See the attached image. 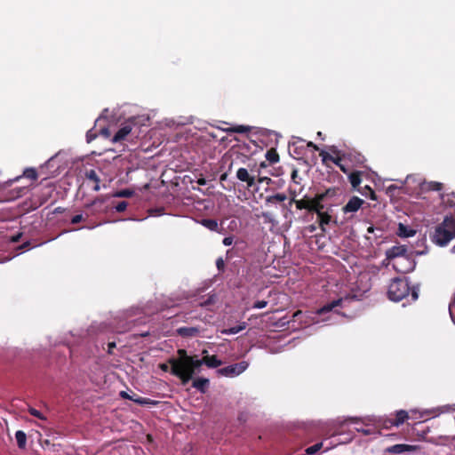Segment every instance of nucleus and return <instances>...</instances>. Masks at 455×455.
I'll return each instance as SVG.
<instances>
[{"mask_svg": "<svg viewBox=\"0 0 455 455\" xmlns=\"http://www.w3.org/2000/svg\"><path fill=\"white\" fill-rule=\"evenodd\" d=\"M177 354L178 357L168 359L171 373L180 378L183 384H186L192 379L195 371L204 364V357L196 359L188 355L185 349H178Z\"/></svg>", "mask_w": 455, "mask_h": 455, "instance_id": "1", "label": "nucleus"}, {"mask_svg": "<svg viewBox=\"0 0 455 455\" xmlns=\"http://www.w3.org/2000/svg\"><path fill=\"white\" fill-rule=\"evenodd\" d=\"M419 286L411 287L406 277L393 278L387 288L388 299L395 302L401 301L408 296H411V301H416L419 298Z\"/></svg>", "mask_w": 455, "mask_h": 455, "instance_id": "2", "label": "nucleus"}, {"mask_svg": "<svg viewBox=\"0 0 455 455\" xmlns=\"http://www.w3.org/2000/svg\"><path fill=\"white\" fill-rule=\"evenodd\" d=\"M455 237V218L453 215L445 216L432 235V242L439 246H445Z\"/></svg>", "mask_w": 455, "mask_h": 455, "instance_id": "3", "label": "nucleus"}, {"mask_svg": "<svg viewBox=\"0 0 455 455\" xmlns=\"http://www.w3.org/2000/svg\"><path fill=\"white\" fill-rule=\"evenodd\" d=\"M115 116H99L94 122V126L86 132V141L90 143L98 135L108 138L111 135V125L109 124V117Z\"/></svg>", "mask_w": 455, "mask_h": 455, "instance_id": "4", "label": "nucleus"}, {"mask_svg": "<svg viewBox=\"0 0 455 455\" xmlns=\"http://www.w3.org/2000/svg\"><path fill=\"white\" fill-rule=\"evenodd\" d=\"M249 366L246 361H242L234 364L228 365L217 371L220 376L233 378L243 373Z\"/></svg>", "mask_w": 455, "mask_h": 455, "instance_id": "5", "label": "nucleus"}, {"mask_svg": "<svg viewBox=\"0 0 455 455\" xmlns=\"http://www.w3.org/2000/svg\"><path fill=\"white\" fill-rule=\"evenodd\" d=\"M416 261L411 257H403L393 263L394 269L398 273H410L414 270Z\"/></svg>", "mask_w": 455, "mask_h": 455, "instance_id": "6", "label": "nucleus"}, {"mask_svg": "<svg viewBox=\"0 0 455 455\" xmlns=\"http://www.w3.org/2000/svg\"><path fill=\"white\" fill-rule=\"evenodd\" d=\"M420 449L419 445L399 443L386 448L385 452L390 454H402L404 452H414Z\"/></svg>", "mask_w": 455, "mask_h": 455, "instance_id": "7", "label": "nucleus"}, {"mask_svg": "<svg viewBox=\"0 0 455 455\" xmlns=\"http://www.w3.org/2000/svg\"><path fill=\"white\" fill-rule=\"evenodd\" d=\"M133 127V124L130 121L126 122L122 125L121 128L115 133L112 141L114 143L121 142L126 139V137L131 133Z\"/></svg>", "mask_w": 455, "mask_h": 455, "instance_id": "8", "label": "nucleus"}, {"mask_svg": "<svg viewBox=\"0 0 455 455\" xmlns=\"http://www.w3.org/2000/svg\"><path fill=\"white\" fill-rule=\"evenodd\" d=\"M364 201L358 196H352L347 204L342 208L345 214L356 212L363 204Z\"/></svg>", "mask_w": 455, "mask_h": 455, "instance_id": "9", "label": "nucleus"}, {"mask_svg": "<svg viewBox=\"0 0 455 455\" xmlns=\"http://www.w3.org/2000/svg\"><path fill=\"white\" fill-rule=\"evenodd\" d=\"M228 127L224 128V131L228 133H240V134H248L252 130L257 129L254 126L251 125H243V124H227Z\"/></svg>", "mask_w": 455, "mask_h": 455, "instance_id": "10", "label": "nucleus"}, {"mask_svg": "<svg viewBox=\"0 0 455 455\" xmlns=\"http://www.w3.org/2000/svg\"><path fill=\"white\" fill-rule=\"evenodd\" d=\"M408 248L406 245H395L387 251V259H400L403 257H409L406 253Z\"/></svg>", "mask_w": 455, "mask_h": 455, "instance_id": "11", "label": "nucleus"}, {"mask_svg": "<svg viewBox=\"0 0 455 455\" xmlns=\"http://www.w3.org/2000/svg\"><path fill=\"white\" fill-rule=\"evenodd\" d=\"M200 331L201 330L198 327L188 326L180 327L176 330L177 334L183 338L196 337L200 334Z\"/></svg>", "mask_w": 455, "mask_h": 455, "instance_id": "12", "label": "nucleus"}, {"mask_svg": "<svg viewBox=\"0 0 455 455\" xmlns=\"http://www.w3.org/2000/svg\"><path fill=\"white\" fill-rule=\"evenodd\" d=\"M236 178L247 184L248 188L254 185V177L251 176L248 170L245 168H239L236 172Z\"/></svg>", "mask_w": 455, "mask_h": 455, "instance_id": "13", "label": "nucleus"}, {"mask_svg": "<svg viewBox=\"0 0 455 455\" xmlns=\"http://www.w3.org/2000/svg\"><path fill=\"white\" fill-rule=\"evenodd\" d=\"M84 176L87 180L93 182L92 190L95 192H98L100 189V179L99 175L97 174L96 171L92 170V169L86 171L84 173Z\"/></svg>", "mask_w": 455, "mask_h": 455, "instance_id": "14", "label": "nucleus"}, {"mask_svg": "<svg viewBox=\"0 0 455 455\" xmlns=\"http://www.w3.org/2000/svg\"><path fill=\"white\" fill-rule=\"evenodd\" d=\"M108 198V196H98L93 201H92L90 204H87L85 207L92 208V214L99 213V212H106L107 210H103V209H100V208L98 209V208H96V206L98 204H103Z\"/></svg>", "mask_w": 455, "mask_h": 455, "instance_id": "15", "label": "nucleus"}, {"mask_svg": "<svg viewBox=\"0 0 455 455\" xmlns=\"http://www.w3.org/2000/svg\"><path fill=\"white\" fill-rule=\"evenodd\" d=\"M287 200V196L284 193H276L272 196H267L265 199V204L267 205L270 204H277L283 203Z\"/></svg>", "mask_w": 455, "mask_h": 455, "instance_id": "16", "label": "nucleus"}, {"mask_svg": "<svg viewBox=\"0 0 455 455\" xmlns=\"http://www.w3.org/2000/svg\"><path fill=\"white\" fill-rule=\"evenodd\" d=\"M440 199L445 207L455 210V192L441 194Z\"/></svg>", "mask_w": 455, "mask_h": 455, "instance_id": "17", "label": "nucleus"}, {"mask_svg": "<svg viewBox=\"0 0 455 455\" xmlns=\"http://www.w3.org/2000/svg\"><path fill=\"white\" fill-rule=\"evenodd\" d=\"M295 203L296 204V207L299 209V210H303V209H306V210H308L310 212V207H311V199L309 200H294L293 198L291 199L289 201V204L288 205L286 204H283V206L286 209H288L289 207L291 206V204Z\"/></svg>", "mask_w": 455, "mask_h": 455, "instance_id": "18", "label": "nucleus"}, {"mask_svg": "<svg viewBox=\"0 0 455 455\" xmlns=\"http://www.w3.org/2000/svg\"><path fill=\"white\" fill-rule=\"evenodd\" d=\"M408 412L403 410L396 411L395 418L390 421V426L398 427L402 425L408 419Z\"/></svg>", "mask_w": 455, "mask_h": 455, "instance_id": "19", "label": "nucleus"}, {"mask_svg": "<svg viewBox=\"0 0 455 455\" xmlns=\"http://www.w3.org/2000/svg\"><path fill=\"white\" fill-rule=\"evenodd\" d=\"M209 385V379L205 378H198L192 383L193 387L196 388L201 393H205Z\"/></svg>", "mask_w": 455, "mask_h": 455, "instance_id": "20", "label": "nucleus"}, {"mask_svg": "<svg viewBox=\"0 0 455 455\" xmlns=\"http://www.w3.org/2000/svg\"><path fill=\"white\" fill-rule=\"evenodd\" d=\"M323 200L318 199V195H316L313 199H311V207L310 212H315L318 215V212H323V210L324 208Z\"/></svg>", "mask_w": 455, "mask_h": 455, "instance_id": "21", "label": "nucleus"}, {"mask_svg": "<svg viewBox=\"0 0 455 455\" xmlns=\"http://www.w3.org/2000/svg\"><path fill=\"white\" fill-rule=\"evenodd\" d=\"M222 361L220 360L216 355H205L204 356V364L208 368H217L222 365Z\"/></svg>", "mask_w": 455, "mask_h": 455, "instance_id": "22", "label": "nucleus"}, {"mask_svg": "<svg viewBox=\"0 0 455 455\" xmlns=\"http://www.w3.org/2000/svg\"><path fill=\"white\" fill-rule=\"evenodd\" d=\"M15 439L17 442V445L20 449L23 450L27 445V435L22 430H18L15 433Z\"/></svg>", "mask_w": 455, "mask_h": 455, "instance_id": "23", "label": "nucleus"}, {"mask_svg": "<svg viewBox=\"0 0 455 455\" xmlns=\"http://www.w3.org/2000/svg\"><path fill=\"white\" fill-rule=\"evenodd\" d=\"M344 299L340 298L335 300H332L331 302L324 305L322 308L319 309V314H323L329 311H331L334 307H339L342 304Z\"/></svg>", "mask_w": 455, "mask_h": 455, "instance_id": "24", "label": "nucleus"}, {"mask_svg": "<svg viewBox=\"0 0 455 455\" xmlns=\"http://www.w3.org/2000/svg\"><path fill=\"white\" fill-rule=\"evenodd\" d=\"M247 326V323L245 322L240 323L238 325L222 330L223 334L231 335V334H236L242 331H243Z\"/></svg>", "mask_w": 455, "mask_h": 455, "instance_id": "25", "label": "nucleus"}, {"mask_svg": "<svg viewBox=\"0 0 455 455\" xmlns=\"http://www.w3.org/2000/svg\"><path fill=\"white\" fill-rule=\"evenodd\" d=\"M339 192V188H332L327 189L324 193L318 194V199L326 201L327 199H331L336 196Z\"/></svg>", "mask_w": 455, "mask_h": 455, "instance_id": "26", "label": "nucleus"}, {"mask_svg": "<svg viewBox=\"0 0 455 455\" xmlns=\"http://www.w3.org/2000/svg\"><path fill=\"white\" fill-rule=\"evenodd\" d=\"M348 180L351 186L354 188H356L361 183V172H353L348 173Z\"/></svg>", "mask_w": 455, "mask_h": 455, "instance_id": "27", "label": "nucleus"}, {"mask_svg": "<svg viewBox=\"0 0 455 455\" xmlns=\"http://www.w3.org/2000/svg\"><path fill=\"white\" fill-rule=\"evenodd\" d=\"M202 225L204 226L206 228H208L211 231H217L219 228V224L217 220L213 219H204L201 221Z\"/></svg>", "mask_w": 455, "mask_h": 455, "instance_id": "28", "label": "nucleus"}, {"mask_svg": "<svg viewBox=\"0 0 455 455\" xmlns=\"http://www.w3.org/2000/svg\"><path fill=\"white\" fill-rule=\"evenodd\" d=\"M319 224L323 231H324V225H328L331 220V216L328 212H318Z\"/></svg>", "mask_w": 455, "mask_h": 455, "instance_id": "29", "label": "nucleus"}, {"mask_svg": "<svg viewBox=\"0 0 455 455\" xmlns=\"http://www.w3.org/2000/svg\"><path fill=\"white\" fill-rule=\"evenodd\" d=\"M398 235L402 237H411L413 236L416 233L413 229H409L407 227H405L403 224H399L398 228Z\"/></svg>", "mask_w": 455, "mask_h": 455, "instance_id": "30", "label": "nucleus"}, {"mask_svg": "<svg viewBox=\"0 0 455 455\" xmlns=\"http://www.w3.org/2000/svg\"><path fill=\"white\" fill-rule=\"evenodd\" d=\"M266 158L271 164H275V163H277L279 161V156H278L276 150L274 149V148L267 151Z\"/></svg>", "mask_w": 455, "mask_h": 455, "instance_id": "31", "label": "nucleus"}, {"mask_svg": "<svg viewBox=\"0 0 455 455\" xmlns=\"http://www.w3.org/2000/svg\"><path fill=\"white\" fill-rule=\"evenodd\" d=\"M323 443L322 442L317 443L312 446L307 447L305 452L307 455H315L323 448Z\"/></svg>", "mask_w": 455, "mask_h": 455, "instance_id": "32", "label": "nucleus"}, {"mask_svg": "<svg viewBox=\"0 0 455 455\" xmlns=\"http://www.w3.org/2000/svg\"><path fill=\"white\" fill-rule=\"evenodd\" d=\"M23 177L30 179L32 180H36L38 177L37 172L35 168H26L23 172Z\"/></svg>", "mask_w": 455, "mask_h": 455, "instance_id": "33", "label": "nucleus"}, {"mask_svg": "<svg viewBox=\"0 0 455 455\" xmlns=\"http://www.w3.org/2000/svg\"><path fill=\"white\" fill-rule=\"evenodd\" d=\"M134 192L131 189H122L113 194V197L129 198L132 196Z\"/></svg>", "mask_w": 455, "mask_h": 455, "instance_id": "34", "label": "nucleus"}, {"mask_svg": "<svg viewBox=\"0 0 455 455\" xmlns=\"http://www.w3.org/2000/svg\"><path fill=\"white\" fill-rule=\"evenodd\" d=\"M443 188V183L437 181H431L427 184V189L432 191H441Z\"/></svg>", "mask_w": 455, "mask_h": 455, "instance_id": "35", "label": "nucleus"}, {"mask_svg": "<svg viewBox=\"0 0 455 455\" xmlns=\"http://www.w3.org/2000/svg\"><path fill=\"white\" fill-rule=\"evenodd\" d=\"M319 156L322 157L323 164H326L327 161H334V156H331L329 153H327L324 150L319 151Z\"/></svg>", "mask_w": 455, "mask_h": 455, "instance_id": "36", "label": "nucleus"}, {"mask_svg": "<svg viewBox=\"0 0 455 455\" xmlns=\"http://www.w3.org/2000/svg\"><path fill=\"white\" fill-rule=\"evenodd\" d=\"M28 411L32 416H34L39 419H42V420L46 419V418L38 410H36L33 407H28Z\"/></svg>", "mask_w": 455, "mask_h": 455, "instance_id": "37", "label": "nucleus"}, {"mask_svg": "<svg viewBox=\"0 0 455 455\" xmlns=\"http://www.w3.org/2000/svg\"><path fill=\"white\" fill-rule=\"evenodd\" d=\"M138 404H156V402L152 401L148 398L139 397L133 400Z\"/></svg>", "mask_w": 455, "mask_h": 455, "instance_id": "38", "label": "nucleus"}, {"mask_svg": "<svg viewBox=\"0 0 455 455\" xmlns=\"http://www.w3.org/2000/svg\"><path fill=\"white\" fill-rule=\"evenodd\" d=\"M364 189L367 190L368 193L367 192H363V195H364L366 196H369L372 200H376L377 199L375 192H374V190L371 187L365 186Z\"/></svg>", "mask_w": 455, "mask_h": 455, "instance_id": "39", "label": "nucleus"}, {"mask_svg": "<svg viewBox=\"0 0 455 455\" xmlns=\"http://www.w3.org/2000/svg\"><path fill=\"white\" fill-rule=\"evenodd\" d=\"M128 206V204L127 202L125 201H122L120 203H118L116 206H115V209L117 212H123L126 210Z\"/></svg>", "mask_w": 455, "mask_h": 455, "instance_id": "40", "label": "nucleus"}, {"mask_svg": "<svg viewBox=\"0 0 455 455\" xmlns=\"http://www.w3.org/2000/svg\"><path fill=\"white\" fill-rule=\"evenodd\" d=\"M216 267H217L219 271H220V272L224 271V269H225V262H224V259L221 257L217 259V260H216Z\"/></svg>", "mask_w": 455, "mask_h": 455, "instance_id": "41", "label": "nucleus"}, {"mask_svg": "<svg viewBox=\"0 0 455 455\" xmlns=\"http://www.w3.org/2000/svg\"><path fill=\"white\" fill-rule=\"evenodd\" d=\"M267 305V300H258L253 304L252 307L256 308V309H260V308L266 307Z\"/></svg>", "mask_w": 455, "mask_h": 455, "instance_id": "42", "label": "nucleus"}, {"mask_svg": "<svg viewBox=\"0 0 455 455\" xmlns=\"http://www.w3.org/2000/svg\"><path fill=\"white\" fill-rule=\"evenodd\" d=\"M82 220H83V215L82 214H77V215H75V216L72 217L71 223L72 224H78Z\"/></svg>", "mask_w": 455, "mask_h": 455, "instance_id": "43", "label": "nucleus"}, {"mask_svg": "<svg viewBox=\"0 0 455 455\" xmlns=\"http://www.w3.org/2000/svg\"><path fill=\"white\" fill-rule=\"evenodd\" d=\"M454 307H455V302L450 303V305H449V313H450V315H451L453 323H455V315H454V312H453V308Z\"/></svg>", "mask_w": 455, "mask_h": 455, "instance_id": "44", "label": "nucleus"}, {"mask_svg": "<svg viewBox=\"0 0 455 455\" xmlns=\"http://www.w3.org/2000/svg\"><path fill=\"white\" fill-rule=\"evenodd\" d=\"M357 432H361L364 435H370L373 433L372 429L370 428H355Z\"/></svg>", "mask_w": 455, "mask_h": 455, "instance_id": "45", "label": "nucleus"}, {"mask_svg": "<svg viewBox=\"0 0 455 455\" xmlns=\"http://www.w3.org/2000/svg\"><path fill=\"white\" fill-rule=\"evenodd\" d=\"M233 241H234V238L233 236H227L223 239L222 241V243L225 245V246H229L233 243Z\"/></svg>", "mask_w": 455, "mask_h": 455, "instance_id": "46", "label": "nucleus"}, {"mask_svg": "<svg viewBox=\"0 0 455 455\" xmlns=\"http://www.w3.org/2000/svg\"><path fill=\"white\" fill-rule=\"evenodd\" d=\"M261 217L265 220H267L269 222L272 221L271 220V213L268 212H264L261 213Z\"/></svg>", "mask_w": 455, "mask_h": 455, "instance_id": "47", "label": "nucleus"}, {"mask_svg": "<svg viewBox=\"0 0 455 455\" xmlns=\"http://www.w3.org/2000/svg\"><path fill=\"white\" fill-rule=\"evenodd\" d=\"M307 146L308 148H313L314 150H315V151H320L319 147H318L316 144H315L314 142H312V141H308V142L307 143Z\"/></svg>", "mask_w": 455, "mask_h": 455, "instance_id": "48", "label": "nucleus"}, {"mask_svg": "<svg viewBox=\"0 0 455 455\" xmlns=\"http://www.w3.org/2000/svg\"><path fill=\"white\" fill-rule=\"evenodd\" d=\"M169 363H161L160 364V369L164 371H168L169 370L171 371V367L169 366Z\"/></svg>", "mask_w": 455, "mask_h": 455, "instance_id": "49", "label": "nucleus"}, {"mask_svg": "<svg viewBox=\"0 0 455 455\" xmlns=\"http://www.w3.org/2000/svg\"><path fill=\"white\" fill-rule=\"evenodd\" d=\"M342 157L337 156L334 157V161H331L333 164H335L337 166H339L342 164Z\"/></svg>", "mask_w": 455, "mask_h": 455, "instance_id": "50", "label": "nucleus"}, {"mask_svg": "<svg viewBox=\"0 0 455 455\" xmlns=\"http://www.w3.org/2000/svg\"><path fill=\"white\" fill-rule=\"evenodd\" d=\"M108 353L111 355V354L113 353V352H112V349H113L114 347H116V342H114V341H113V342H109V343L108 344Z\"/></svg>", "mask_w": 455, "mask_h": 455, "instance_id": "51", "label": "nucleus"}, {"mask_svg": "<svg viewBox=\"0 0 455 455\" xmlns=\"http://www.w3.org/2000/svg\"><path fill=\"white\" fill-rule=\"evenodd\" d=\"M339 169L346 174L349 173V168L346 167L345 164H341L339 166Z\"/></svg>", "mask_w": 455, "mask_h": 455, "instance_id": "52", "label": "nucleus"}, {"mask_svg": "<svg viewBox=\"0 0 455 455\" xmlns=\"http://www.w3.org/2000/svg\"><path fill=\"white\" fill-rule=\"evenodd\" d=\"M258 181L259 183L266 182L267 184H268L271 181V180L267 177H262L259 178Z\"/></svg>", "mask_w": 455, "mask_h": 455, "instance_id": "53", "label": "nucleus"}, {"mask_svg": "<svg viewBox=\"0 0 455 455\" xmlns=\"http://www.w3.org/2000/svg\"><path fill=\"white\" fill-rule=\"evenodd\" d=\"M391 420H394V419H386V420L384 421V427H385L386 428H388V427H391V426H390V421H391Z\"/></svg>", "mask_w": 455, "mask_h": 455, "instance_id": "54", "label": "nucleus"}, {"mask_svg": "<svg viewBox=\"0 0 455 455\" xmlns=\"http://www.w3.org/2000/svg\"><path fill=\"white\" fill-rule=\"evenodd\" d=\"M65 211L62 207H57L54 209L53 213H62Z\"/></svg>", "mask_w": 455, "mask_h": 455, "instance_id": "55", "label": "nucleus"}, {"mask_svg": "<svg viewBox=\"0 0 455 455\" xmlns=\"http://www.w3.org/2000/svg\"><path fill=\"white\" fill-rule=\"evenodd\" d=\"M20 235H21V234H18V235H13V236L12 237V242H13V243H17V242L19 241V239H20Z\"/></svg>", "mask_w": 455, "mask_h": 455, "instance_id": "56", "label": "nucleus"}, {"mask_svg": "<svg viewBox=\"0 0 455 455\" xmlns=\"http://www.w3.org/2000/svg\"><path fill=\"white\" fill-rule=\"evenodd\" d=\"M121 396L124 397V398H128V399L132 400V401L134 400V398L130 397L124 391L121 392Z\"/></svg>", "mask_w": 455, "mask_h": 455, "instance_id": "57", "label": "nucleus"}, {"mask_svg": "<svg viewBox=\"0 0 455 455\" xmlns=\"http://www.w3.org/2000/svg\"><path fill=\"white\" fill-rule=\"evenodd\" d=\"M20 178H21V176H18V177H16L15 179H13V180H10L9 181H7V182H6V184H12L13 181H17V180H19Z\"/></svg>", "mask_w": 455, "mask_h": 455, "instance_id": "58", "label": "nucleus"}, {"mask_svg": "<svg viewBox=\"0 0 455 455\" xmlns=\"http://www.w3.org/2000/svg\"><path fill=\"white\" fill-rule=\"evenodd\" d=\"M22 192H23V189L20 188L18 194L16 193V195L13 196L12 197L17 198V197L20 196Z\"/></svg>", "mask_w": 455, "mask_h": 455, "instance_id": "59", "label": "nucleus"}, {"mask_svg": "<svg viewBox=\"0 0 455 455\" xmlns=\"http://www.w3.org/2000/svg\"><path fill=\"white\" fill-rule=\"evenodd\" d=\"M257 133H259V134H265V130H263V129H259V131L257 132Z\"/></svg>", "mask_w": 455, "mask_h": 455, "instance_id": "60", "label": "nucleus"}, {"mask_svg": "<svg viewBox=\"0 0 455 455\" xmlns=\"http://www.w3.org/2000/svg\"><path fill=\"white\" fill-rule=\"evenodd\" d=\"M330 150H331V152L335 153V152H336V148H335L334 146H331V147L330 148Z\"/></svg>", "mask_w": 455, "mask_h": 455, "instance_id": "61", "label": "nucleus"}, {"mask_svg": "<svg viewBox=\"0 0 455 455\" xmlns=\"http://www.w3.org/2000/svg\"><path fill=\"white\" fill-rule=\"evenodd\" d=\"M28 245H29V243L27 242V243H23L21 247L22 248H27V247H28Z\"/></svg>", "mask_w": 455, "mask_h": 455, "instance_id": "62", "label": "nucleus"}, {"mask_svg": "<svg viewBox=\"0 0 455 455\" xmlns=\"http://www.w3.org/2000/svg\"><path fill=\"white\" fill-rule=\"evenodd\" d=\"M429 433V430L424 431L422 435H419L421 437H424V435Z\"/></svg>", "mask_w": 455, "mask_h": 455, "instance_id": "63", "label": "nucleus"}, {"mask_svg": "<svg viewBox=\"0 0 455 455\" xmlns=\"http://www.w3.org/2000/svg\"><path fill=\"white\" fill-rule=\"evenodd\" d=\"M317 136L322 137V132H317Z\"/></svg>", "mask_w": 455, "mask_h": 455, "instance_id": "64", "label": "nucleus"}]
</instances>
